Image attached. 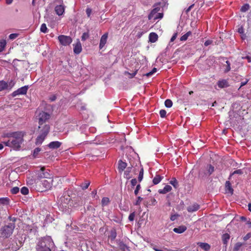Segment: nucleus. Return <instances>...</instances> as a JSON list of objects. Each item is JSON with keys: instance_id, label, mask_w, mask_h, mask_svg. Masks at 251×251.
<instances>
[{"instance_id": "f257e3e1", "label": "nucleus", "mask_w": 251, "mask_h": 251, "mask_svg": "<svg viewBox=\"0 0 251 251\" xmlns=\"http://www.w3.org/2000/svg\"><path fill=\"white\" fill-rule=\"evenodd\" d=\"M4 136L10 139L7 141L3 142V144L6 146L17 150L21 148V145L24 141V132L17 131L7 133Z\"/></svg>"}, {"instance_id": "f03ea898", "label": "nucleus", "mask_w": 251, "mask_h": 251, "mask_svg": "<svg viewBox=\"0 0 251 251\" xmlns=\"http://www.w3.org/2000/svg\"><path fill=\"white\" fill-rule=\"evenodd\" d=\"M53 176L50 177V178L43 179L39 180H34V183L32 182L29 184L33 185V187L38 192H45L50 190L53 185Z\"/></svg>"}, {"instance_id": "7ed1b4c3", "label": "nucleus", "mask_w": 251, "mask_h": 251, "mask_svg": "<svg viewBox=\"0 0 251 251\" xmlns=\"http://www.w3.org/2000/svg\"><path fill=\"white\" fill-rule=\"evenodd\" d=\"M53 246V242L50 236H46L40 239L36 245L37 251H51V248Z\"/></svg>"}, {"instance_id": "20e7f679", "label": "nucleus", "mask_w": 251, "mask_h": 251, "mask_svg": "<svg viewBox=\"0 0 251 251\" xmlns=\"http://www.w3.org/2000/svg\"><path fill=\"white\" fill-rule=\"evenodd\" d=\"M71 200V198L68 193L66 192H64L57 202L59 210L63 212L68 210Z\"/></svg>"}, {"instance_id": "39448f33", "label": "nucleus", "mask_w": 251, "mask_h": 251, "mask_svg": "<svg viewBox=\"0 0 251 251\" xmlns=\"http://www.w3.org/2000/svg\"><path fill=\"white\" fill-rule=\"evenodd\" d=\"M15 227L14 221L2 226L0 229V238L6 239L11 236Z\"/></svg>"}, {"instance_id": "423d86ee", "label": "nucleus", "mask_w": 251, "mask_h": 251, "mask_svg": "<svg viewBox=\"0 0 251 251\" xmlns=\"http://www.w3.org/2000/svg\"><path fill=\"white\" fill-rule=\"evenodd\" d=\"M36 178L34 180H39L43 179L50 178L52 177L50 170L47 169L45 167H41L39 170L35 171Z\"/></svg>"}, {"instance_id": "0eeeda50", "label": "nucleus", "mask_w": 251, "mask_h": 251, "mask_svg": "<svg viewBox=\"0 0 251 251\" xmlns=\"http://www.w3.org/2000/svg\"><path fill=\"white\" fill-rule=\"evenodd\" d=\"M39 129L40 134L36 138L35 142L36 145H40L43 143L49 132L50 126L49 125H45L43 126V128Z\"/></svg>"}, {"instance_id": "6e6552de", "label": "nucleus", "mask_w": 251, "mask_h": 251, "mask_svg": "<svg viewBox=\"0 0 251 251\" xmlns=\"http://www.w3.org/2000/svg\"><path fill=\"white\" fill-rule=\"evenodd\" d=\"M22 245L23 242L21 241H17V239H14L9 241V245L5 249V251H17Z\"/></svg>"}, {"instance_id": "1a4fd4ad", "label": "nucleus", "mask_w": 251, "mask_h": 251, "mask_svg": "<svg viewBox=\"0 0 251 251\" xmlns=\"http://www.w3.org/2000/svg\"><path fill=\"white\" fill-rule=\"evenodd\" d=\"M214 171V167L211 164H207L205 169L199 172V176L201 177L210 176Z\"/></svg>"}, {"instance_id": "9d476101", "label": "nucleus", "mask_w": 251, "mask_h": 251, "mask_svg": "<svg viewBox=\"0 0 251 251\" xmlns=\"http://www.w3.org/2000/svg\"><path fill=\"white\" fill-rule=\"evenodd\" d=\"M160 10V7H155L154 8H153L150 13L148 15V19L149 20H151L152 18L154 19V20H156L157 19H161L163 17V13H158Z\"/></svg>"}, {"instance_id": "9b49d317", "label": "nucleus", "mask_w": 251, "mask_h": 251, "mask_svg": "<svg viewBox=\"0 0 251 251\" xmlns=\"http://www.w3.org/2000/svg\"><path fill=\"white\" fill-rule=\"evenodd\" d=\"M39 129L43 128V126L45 125L44 123L50 118V115L44 111L41 112L39 115Z\"/></svg>"}, {"instance_id": "f8f14e48", "label": "nucleus", "mask_w": 251, "mask_h": 251, "mask_svg": "<svg viewBox=\"0 0 251 251\" xmlns=\"http://www.w3.org/2000/svg\"><path fill=\"white\" fill-rule=\"evenodd\" d=\"M58 40L60 44L65 46L69 45L72 42L71 37L64 35H59L58 37Z\"/></svg>"}, {"instance_id": "ddd939ff", "label": "nucleus", "mask_w": 251, "mask_h": 251, "mask_svg": "<svg viewBox=\"0 0 251 251\" xmlns=\"http://www.w3.org/2000/svg\"><path fill=\"white\" fill-rule=\"evenodd\" d=\"M28 89V86H25L23 87H22L19 89H18L17 90L14 91L11 95L13 97H15L18 95H25L27 93V90Z\"/></svg>"}, {"instance_id": "4468645a", "label": "nucleus", "mask_w": 251, "mask_h": 251, "mask_svg": "<svg viewBox=\"0 0 251 251\" xmlns=\"http://www.w3.org/2000/svg\"><path fill=\"white\" fill-rule=\"evenodd\" d=\"M108 32L105 33L103 35L101 36L99 44V48L100 50L102 49L106 44L108 38Z\"/></svg>"}, {"instance_id": "2eb2a0df", "label": "nucleus", "mask_w": 251, "mask_h": 251, "mask_svg": "<svg viewBox=\"0 0 251 251\" xmlns=\"http://www.w3.org/2000/svg\"><path fill=\"white\" fill-rule=\"evenodd\" d=\"M200 208V205L197 203H194L192 205L189 206L187 208V210L189 212H193L197 211Z\"/></svg>"}, {"instance_id": "dca6fc26", "label": "nucleus", "mask_w": 251, "mask_h": 251, "mask_svg": "<svg viewBox=\"0 0 251 251\" xmlns=\"http://www.w3.org/2000/svg\"><path fill=\"white\" fill-rule=\"evenodd\" d=\"M187 229V227L185 226L181 225L177 227H175L173 229V231L175 233L181 234L185 232Z\"/></svg>"}, {"instance_id": "f3484780", "label": "nucleus", "mask_w": 251, "mask_h": 251, "mask_svg": "<svg viewBox=\"0 0 251 251\" xmlns=\"http://www.w3.org/2000/svg\"><path fill=\"white\" fill-rule=\"evenodd\" d=\"M54 9L56 14L58 16H61L64 12L65 8L63 5H58L55 6Z\"/></svg>"}, {"instance_id": "a211bd4d", "label": "nucleus", "mask_w": 251, "mask_h": 251, "mask_svg": "<svg viewBox=\"0 0 251 251\" xmlns=\"http://www.w3.org/2000/svg\"><path fill=\"white\" fill-rule=\"evenodd\" d=\"M127 167V163L123 162L122 160L118 161V170L120 173H122Z\"/></svg>"}, {"instance_id": "6ab92c4d", "label": "nucleus", "mask_w": 251, "mask_h": 251, "mask_svg": "<svg viewBox=\"0 0 251 251\" xmlns=\"http://www.w3.org/2000/svg\"><path fill=\"white\" fill-rule=\"evenodd\" d=\"M217 85L220 88H226L229 86L228 83L226 79L219 80L217 82Z\"/></svg>"}, {"instance_id": "aec40b11", "label": "nucleus", "mask_w": 251, "mask_h": 251, "mask_svg": "<svg viewBox=\"0 0 251 251\" xmlns=\"http://www.w3.org/2000/svg\"><path fill=\"white\" fill-rule=\"evenodd\" d=\"M82 50V46L80 42L78 41L77 43L74 46V52L75 54H79L81 52Z\"/></svg>"}, {"instance_id": "412c9836", "label": "nucleus", "mask_w": 251, "mask_h": 251, "mask_svg": "<svg viewBox=\"0 0 251 251\" xmlns=\"http://www.w3.org/2000/svg\"><path fill=\"white\" fill-rule=\"evenodd\" d=\"M61 145V143L59 141L51 142L49 145L48 147L50 149H55L59 148Z\"/></svg>"}, {"instance_id": "4be33fe9", "label": "nucleus", "mask_w": 251, "mask_h": 251, "mask_svg": "<svg viewBox=\"0 0 251 251\" xmlns=\"http://www.w3.org/2000/svg\"><path fill=\"white\" fill-rule=\"evenodd\" d=\"M172 189V187L169 185H166L162 189H159L158 193L159 194H165L170 192Z\"/></svg>"}, {"instance_id": "5701e85b", "label": "nucleus", "mask_w": 251, "mask_h": 251, "mask_svg": "<svg viewBox=\"0 0 251 251\" xmlns=\"http://www.w3.org/2000/svg\"><path fill=\"white\" fill-rule=\"evenodd\" d=\"M158 35L156 33L151 32L149 35V41L151 43L155 42L158 39Z\"/></svg>"}, {"instance_id": "b1692460", "label": "nucleus", "mask_w": 251, "mask_h": 251, "mask_svg": "<svg viewBox=\"0 0 251 251\" xmlns=\"http://www.w3.org/2000/svg\"><path fill=\"white\" fill-rule=\"evenodd\" d=\"M163 178V176H161L159 175H156L152 179V183L154 185L158 184Z\"/></svg>"}, {"instance_id": "393cba45", "label": "nucleus", "mask_w": 251, "mask_h": 251, "mask_svg": "<svg viewBox=\"0 0 251 251\" xmlns=\"http://www.w3.org/2000/svg\"><path fill=\"white\" fill-rule=\"evenodd\" d=\"M117 236V233L115 229H112L110 231V235L108 236V238L111 241H113Z\"/></svg>"}, {"instance_id": "a878e982", "label": "nucleus", "mask_w": 251, "mask_h": 251, "mask_svg": "<svg viewBox=\"0 0 251 251\" xmlns=\"http://www.w3.org/2000/svg\"><path fill=\"white\" fill-rule=\"evenodd\" d=\"M199 246L205 251H208L210 249V246L206 243H200Z\"/></svg>"}, {"instance_id": "bb28decb", "label": "nucleus", "mask_w": 251, "mask_h": 251, "mask_svg": "<svg viewBox=\"0 0 251 251\" xmlns=\"http://www.w3.org/2000/svg\"><path fill=\"white\" fill-rule=\"evenodd\" d=\"M225 187L226 190H228V192L231 194H232L233 193V189L231 187V183L229 181H226L225 184Z\"/></svg>"}, {"instance_id": "cd10ccee", "label": "nucleus", "mask_w": 251, "mask_h": 251, "mask_svg": "<svg viewBox=\"0 0 251 251\" xmlns=\"http://www.w3.org/2000/svg\"><path fill=\"white\" fill-rule=\"evenodd\" d=\"M8 88V83L4 80L0 81V91L6 89Z\"/></svg>"}, {"instance_id": "c85d7f7f", "label": "nucleus", "mask_w": 251, "mask_h": 251, "mask_svg": "<svg viewBox=\"0 0 251 251\" xmlns=\"http://www.w3.org/2000/svg\"><path fill=\"white\" fill-rule=\"evenodd\" d=\"M6 45V40L4 39H1L0 40V52H2Z\"/></svg>"}, {"instance_id": "c756f323", "label": "nucleus", "mask_w": 251, "mask_h": 251, "mask_svg": "<svg viewBox=\"0 0 251 251\" xmlns=\"http://www.w3.org/2000/svg\"><path fill=\"white\" fill-rule=\"evenodd\" d=\"M192 34L191 31H188L186 33L182 35L180 38V40L181 41H185L187 40L188 37Z\"/></svg>"}, {"instance_id": "7c9ffc66", "label": "nucleus", "mask_w": 251, "mask_h": 251, "mask_svg": "<svg viewBox=\"0 0 251 251\" xmlns=\"http://www.w3.org/2000/svg\"><path fill=\"white\" fill-rule=\"evenodd\" d=\"M9 200L7 198H0V205H7L9 204Z\"/></svg>"}, {"instance_id": "2f4dec72", "label": "nucleus", "mask_w": 251, "mask_h": 251, "mask_svg": "<svg viewBox=\"0 0 251 251\" xmlns=\"http://www.w3.org/2000/svg\"><path fill=\"white\" fill-rule=\"evenodd\" d=\"M170 183L175 188H177L178 187V183L177 180L175 177H173L171 180L170 181Z\"/></svg>"}, {"instance_id": "473e14b6", "label": "nucleus", "mask_w": 251, "mask_h": 251, "mask_svg": "<svg viewBox=\"0 0 251 251\" xmlns=\"http://www.w3.org/2000/svg\"><path fill=\"white\" fill-rule=\"evenodd\" d=\"M131 169H132V166L128 167L127 168L126 171H125L124 172V175L125 176V177L128 179L131 177V176H129V173L131 172Z\"/></svg>"}, {"instance_id": "72a5a7b5", "label": "nucleus", "mask_w": 251, "mask_h": 251, "mask_svg": "<svg viewBox=\"0 0 251 251\" xmlns=\"http://www.w3.org/2000/svg\"><path fill=\"white\" fill-rule=\"evenodd\" d=\"M229 238H230V236L228 234H227V233L224 234L222 236V240H223V243L225 244H226L227 243V242H228V241L229 240Z\"/></svg>"}, {"instance_id": "f704fd0d", "label": "nucleus", "mask_w": 251, "mask_h": 251, "mask_svg": "<svg viewBox=\"0 0 251 251\" xmlns=\"http://www.w3.org/2000/svg\"><path fill=\"white\" fill-rule=\"evenodd\" d=\"M250 8V5L249 4L246 3L243 5L241 8V11L242 12H245L248 10Z\"/></svg>"}, {"instance_id": "c9c22d12", "label": "nucleus", "mask_w": 251, "mask_h": 251, "mask_svg": "<svg viewBox=\"0 0 251 251\" xmlns=\"http://www.w3.org/2000/svg\"><path fill=\"white\" fill-rule=\"evenodd\" d=\"M173 102L170 99H167L165 101V105L166 107L170 108L172 106Z\"/></svg>"}, {"instance_id": "e433bc0d", "label": "nucleus", "mask_w": 251, "mask_h": 251, "mask_svg": "<svg viewBox=\"0 0 251 251\" xmlns=\"http://www.w3.org/2000/svg\"><path fill=\"white\" fill-rule=\"evenodd\" d=\"M40 31L44 33L48 32V28L45 24H42L41 25Z\"/></svg>"}, {"instance_id": "4c0bfd02", "label": "nucleus", "mask_w": 251, "mask_h": 251, "mask_svg": "<svg viewBox=\"0 0 251 251\" xmlns=\"http://www.w3.org/2000/svg\"><path fill=\"white\" fill-rule=\"evenodd\" d=\"M109 202V199L107 197H104L102 198L101 200V203L102 206H105L107 205Z\"/></svg>"}, {"instance_id": "58836bf2", "label": "nucleus", "mask_w": 251, "mask_h": 251, "mask_svg": "<svg viewBox=\"0 0 251 251\" xmlns=\"http://www.w3.org/2000/svg\"><path fill=\"white\" fill-rule=\"evenodd\" d=\"M143 175H144V169L143 168H142L139 172V174L138 176V181L139 182H141L143 178Z\"/></svg>"}, {"instance_id": "ea45409f", "label": "nucleus", "mask_w": 251, "mask_h": 251, "mask_svg": "<svg viewBox=\"0 0 251 251\" xmlns=\"http://www.w3.org/2000/svg\"><path fill=\"white\" fill-rule=\"evenodd\" d=\"M89 37V32H84L81 36V40L85 41Z\"/></svg>"}, {"instance_id": "a19ab883", "label": "nucleus", "mask_w": 251, "mask_h": 251, "mask_svg": "<svg viewBox=\"0 0 251 251\" xmlns=\"http://www.w3.org/2000/svg\"><path fill=\"white\" fill-rule=\"evenodd\" d=\"M28 189L26 187H23L21 189V193L23 195H27L28 194Z\"/></svg>"}, {"instance_id": "79ce46f5", "label": "nucleus", "mask_w": 251, "mask_h": 251, "mask_svg": "<svg viewBox=\"0 0 251 251\" xmlns=\"http://www.w3.org/2000/svg\"><path fill=\"white\" fill-rule=\"evenodd\" d=\"M90 182L88 181H85L84 183H82L81 185L83 190H85L88 188L90 185Z\"/></svg>"}, {"instance_id": "37998d69", "label": "nucleus", "mask_w": 251, "mask_h": 251, "mask_svg": "<svg viewBox=\"0 0 251 251\" xmlns=\"http://www.w3.org/2000/svg\"><path fill=\"white\" fill-rule=\"evenodd\" d=\"M19 192V188L18 187H14L11 190V192L13 194H16Z\"/></svg>"}, {"instance_id": "c03bdc74", "label": "nucleus", "mask_w": 251, "mask_h": 251, "mask_svg": "<svg viewBox=\"0 0 251 251\" xmlns=\"http://www.w3.org/2000/svg\"><path fill=\"white\" fill-rule=\"evenodd\" d=\"M41 151V149L39 148H36L34 149L33 151V156L34 157H36V156L38 154L39 152Z\"/></svg>"}, {"instance_id": "a18cd8bd", "label": "nucleus", "mask_w": 251, "mask_h": 251, "mask_svg": "<svg viewBox=\"0 0 251 251\" xmlns=\"http://www.w3.org/2000/svg\"><path fill=\"white\" fill-rule=\"evenodd\" d=\"M141 189V185L140 184H138L136 185V188L134 190V194L135 195L137 196L138 194L139 191Z\"/></svg>"}, {"instance_id": "49530a36", "label": "nucleus", "mask_w": 251, "mask_h": 251, "mask_svg": "<svg viewBox=\"0 0 251 251\" xmlns=\"http://www.w3.org/2000/svg\"><path fill=\"white\" fill-rule=\"evenodd\" d=\"M243 172L242 171V170L241 169H239V170H236L235 171H234L230 176V177L234 175V174H239V175H242L243 174Z\"/></svg>"}, {"instance_id": "de8ad7c7", "label": "nucleus", "mask_w": 251, "mask_h": 251, "mask_svg": "<svg viewBox=\"0 0 251 251\" xmlns=\"http://www.w3.org/2000/svg\"><path fill=\"white\" fill-rule=\"evenodd\" d=\"M160 116L161 118H164L166 115V111L164 109H161L159 111Z\"/></svg>"}, {"instance_id": "09e8293b", "label": "nucleus", "mask_w": 251, "mask_h": 251, "mask_svg": "<svg viewBox=\"0 0 251 251\" xmlns=\"http://www.w3.org/2000/svg\"><path fill=\"white\" fill-rule=\"evenodd\" d=\"M143 200V198L139 196L137 197V200L135 203H134V205H139L140 204L141 201Z\"/></svg>"}, {"instance_id": "8fccbe9b", "label": "nucleus", "mask_w": 251, "mask_h": 251, "mask_svg": "<svg viewBox=\"0 0 251 251\" xmlns=\"http://www.w3.org/2000/svg\"><path fill=\"white\" fill-rule=\"evenodd\" d=\"M157 71V69L156 68H154L151 71L149 72L148 73L146 74V76H150L153 73L156 72Z\"/></svg>"}, {"instance_id": "3c124183", "label": "nucleus", "mask_w": 251, "mask_h": 251, "mask_svg": "<svg viewBox=\"0 0 251 251\" xmlns=\"http://www.w3.org/2000/svg\"><path fill=\"white\" fill-rule=\"evenodd\" d=\"M135 216V215L134 212H132V213H130L128 216V220L130 221H133L134 219Z\"/></svg>"}, {"instance_id": "603ef678", "label": "nucleus", "mask_w": 251, "mask_h": 251, "mask_svg": "<svg viewBox=\"0 0 251 251\" xmlns=\"http://www.w3.org/2000/svg\"><path fill=\"white\" fill-rule=\"evenodd\" d=\"M18 36V34L16 33H12L9 35V38L10 39H15Z\"/></svg>"}, {"instance_id": "864d4df0", "label": "nucleus", "mask_w": 251, "mask_h": 251, "mask_svg": "<svg viewBox=\"0 0 251 251\" xmlns=\"http://www.w3.org/2000/svg\"><path fill=\"white\" fill-rule=\"evenodd\" d=\"M137 183V180L136 178H133L131 180V184L132 187L135 186Z\"/></svg>"}, {"instance_id": "5fc2aeb1", "label": "nucleus", "mask_w": 251, "mask_h": 251, "mask_svg": "<svg viewBox=\"0 0 251 251\" xmlns=\"http://www.w3.org/2000/svg\"><path fill=\"white\" fill-rule=\"evenodd\" d=\"M242 244L241 243H237L234 247V250L238 251L239 248L242 246Z\"/></svg>"}, {"instance_id": "6e6d98bb", "label": "nucleus", "mask_w": 251, "mask_h": 251, "mask_svg": "<svg viewBox=\"0 0 251 251\" xmlns=\"http://www.w3.org/2000/svg\"><path fill=\"white\" fill-rule=\"evenodd\" d=\"M177 36V33L176 32V33H174V35L172 36V38H171L170 42H174Z\"/></svg>"}, {"instance_id": "4d7b16f0", "label": "nucleus", "mask_w": 251, "mask_h": 251, "mask_svg": "<svg viewBox=\"0 0 251 251\" xmlns=\"http://www.w3.org/2000/svg\"><path fill=\"white\" fill-rule=\"evenodd\" d=\"M226 63L227 64V67H226V72H228V71H229L230 70V62L228 61H226Z\"/></svg>"}, {"instance_id": "13d9d810", "label": "nucleus", "mask_w": 251, "mask_h": 251, "mask_svg": "<svg viewBox=\"0 0 251 251\" xmlns=\"http://www.w3.org/2000/svg\"><path fill=\"white\" fill-rule=\"evenodd\" d=\"M251 237V233H248V234H247L243 238V239L244 241H247L249 239H250Z\"/></svg>"}, {"instance_id": "bf43d9fd", "label": "nucleus", "mask_w": 251, "mask_h": 251, "mask_svg": "<svg viewBox=\"0 0 251 251\" xmlns=\"http://www.w3.org/2000/svg\"><path fill=\"white\" fill-rule=\"evenodd\" d=\"M213 41L210 40H207L204 42V46H208L212 43Z\"/></svg>"}, {"instance_id": "052dcab7", "label": "nucleus", "mask_w": 251, "mask_h": 251, "mask_svg": "<svg viewBox=\"0 0 251 251\" xmlns=\"http://www.w3.org/2000/svg\"><path fill=\"white\" fill-rule=\"evenodd\" d=\"M177 216H178V215H177V214L172 215L170 217V220L172 221H174L175 220H176Z\"/></svg>"}, {"instance_id": "680f3d73", "label": "nucleus", "mask_w": 251, "mask_h": 251, "mask_svg": "<svg viewBox=\"0 0 251 251\" xmlns=\"http://www.w3.org/2000/svg\"><path fill=\"white\" fill-rule=\"evenodd\" d=\"M156 203V200L154 198H152L151 200V204L152 205H155Z\"/></svg>"}, {"instance_id": "e2e57ef3", "label": "nucleus", "mask_w": 251, "mask_h": 251, "mask_svg": "<svg viewBox=\"0 0 251 251\" xmlns=\"http://www.w3.org/2000/svg\"><path fill=\"white\" fill-rule=\"evenodd\" d=\"M194 4H193L192 5H191L190 6H189L186 9V12L187 13H188L191 10V9L194 7Z\"/></svg>"}, {"instance_id": "0e129e2a", "label": "nucleus", "mask_w": 251, "mask_h": 251, "mask_svg": "<svg viewBox=\"0 0 251 251\" xmlns=\"http://www.w3.org/2000/svg\"><path fill=\"white\" fill-rule=\"evenodd\" d=\"M91 9L90 8H87L86 10V14L88 16V17H89L90 16V14L91 13Z\"/></svg>"}, {"instance_id": "69168bd1", "label": "nucleus", "mask_w": 251, "mask_h": 251, "mask_svg": "<svg viewBox=\"0 0 251 251\" xmlns=\"http://www.w3.org/2000/svg\"><path fill=\"white\" fill-rule=\"evenodd\" d=\"M238 32L240 33V34H242L244 33V28L242 26H241L238 29Z\"/></svg>"}, {"instance_id": "338daca9", "label": "nucleus", "mask_w": 251, "mask_h": 251, "mask_svg": "<svg viewBox=\"0 0 251 251\" xmlns=\"http://www.w3.org/2000/svg\"><path fill=\"white\" fill-rule=\"evenodd\" d=\"M248 81H249V79H246V80L245 81L241 82V85H240L239 89L241 88L242 86L245 85L248 83Z\"/></svg>"}, {"instance_id": "774afa93", "label": "nucleus", "mask_w": 251, "mask_h": 251, "mask_svg": "<svg viewBox=\"0 0 251 251\" xmlns=\"http://www.w3.org/2000/svg\"><path fill=\"white\" fill-rule=\"evenodd\" d=\"M137 71L134 72L132 74L128 73L130 75V78H133L137 74Z\"/></svg>"}]
</instances>
